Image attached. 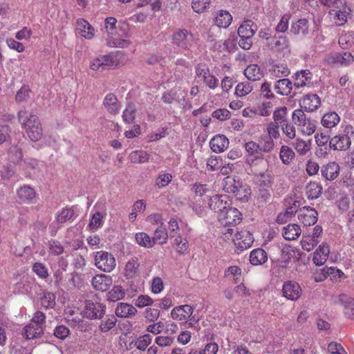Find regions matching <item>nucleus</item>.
Here are the masks:
<instances>
[{"label":"nucleus","mask_w":354,"mask_h":354,"mask_svg":"<svg viewBox=\"0 0 354 354\" xmlns=\"http://www.w3.org/2000/svg\"><path fill=\"white\" fill-rule=\"evenodd\" d=\"M322 174L326 180H334L338 176L339 167L335 162L328 164L322 169Z\"/></svg>","instance_id":"cd10ccee"},{"label":"nucleus","mask_w":354,"mask_h":354,"mask_svg":"<svg viewBox=\"0 0 354 354\" xmlns=\"http://www.w3.org/2000/svg\"><path fill=\"white\" fill-rule=\"evenodd\" d=\"M125 296V292L120 285L114 286L107 293V300L115 302L122 299Z\"/></svg>","instance_id":"2f4dec72"},{"label":"nucleus","mask_w":354,"mask_h":354,"mask_svg":"<svg viewBox=\"0 0 354 354\" xmlns=\"http://www.w3.org/2000/svg\"><path fill=\"white\" fill-rule=\"evenodd\" d=\"M73 211L70 208H64L58 212L56 216V222L58 223H64L72 218Z\"/></svg>","instance_id":"49530a36"},{"label":"nucleus","mask_w":354,"mask_h":354,"mask_svg":"<svg viewBox=\"0 0 354 354\" xmlns=\"http://www.w3.org/2000/svg\"><path fill=\"white\" fill-rule=\"evenodd\" d=\"M236 196V198L241 201L246 202L248 201L250 195H251V189L247 185H243L241 182V185L237 186V190L234 192H232Z\"/></svg>","instance_id":"c9c22d12"},{"label":"nucleus","mask_w":354,"mask_h":354,"mask_svg":"<svg viewBox=\"0 0 354 354\" xmlns=\"http://www.w3.org/2000/svg\"><path fill=\"white\" fill-rule=\"evenodd\" d=\"M254 239L250 232L243 230L238 231L234 238L233 241L238 248L241 250H246L250 248L253 243Z\"/></svg>","instance_id":"6e6552de"},{"label":"nucleus","mask_w":354,"mask_h":354,"mask_svg":"<svg viewBox=\"0 0 354 354\" xmlns=\"http://www.w3.org/2000/svg\"><path fill=\"white\" fill-rule=\"evenodd\" d=\"M338 43L340 47L346 49L354 44V33H347L339 38Z\"/></svg>","instance_id":"5fc2aeb1"},{"label":"nucleus","mask_w":354,"mask_h":354,"mask_svg":"<svg viewBox=\"0 0 354 354\" xmlns=\"http://www.w3.org/2000/svg\"><path fill=\"white\" fill-rule=\"evenodd\" d=\"M256 183L260 187L266 189L271 187L272 177L269 174H261L257 176Z\"/></svg>","instance_id":"3c124183"},{"label":"nucleus","mask_w":354,"mask_h":354,"mask_svg":"<svg viewBox=\"0 0 354 354\" xmlns=\"http://www.w3.org/2000/svg\"><path fill=\"white\" fill-rule=\"evenodd\" d=\"M113 283V278L105 274H97L91 280L92 287L97 291L105 292Z\"/></svg>","instance_id":"9b49d317"},{"label":"nucleus","mask_w":354,"mask_h":354,"mask_svg":"<svg viewBox=\"0 0 354 354\" xmlns=\"http://www.w3.org/2000/svg\"><path fill=\"white\" fill-rule=\"evenodd\" d=\"M303 103L309 111H313L320 106L321 100L317 94L308 95L304 98Z\"/></svg>","instance_id":"e433bc0d"},{"label":"nucleus","mask_w":354,"mask_h":354,"mask_svg":"<svg viewBox=\"0 0 354 354\" xmlns=\"http://www.w3.org/2000/svg\"><path fill=\"white\" fill-rule=\"evenodd\" d=\"M329 145L334 150H346L351 145V139L346 134L335 136L330 140Z\"/></svg>","instance_id":"a211bd4d"},{"label":"nucleus","mask_w":354,"mask_h":354,"mask_svg":"<svg viewBox=\"0 0 354 354\" xmlns=\"http://www.w3.org/2000/svg\"><path fill=\"white\" fill-rule=\"evenodd\" d=\"M232 21V17L227 11L221 10L215 18V24L221 28H227Z\"/></svg>","instance_id":"c756f323"},{"label":"nucleus","mask_w":354,"mask_h":354,"mask_svg":"<svg viewBox=\"0 0 354 354\" xmlns=\"http://www.w3.org/2000/svg\"><path fill=\"white\" fill-rule=\"evenodd\" d=\"M115 313L119 317L127 318L135 315L137 310L132 304L121 302L117 305Z\"/></svg>","instance_id":"aec40b11"},{"label":"nucleus","mask_w":354,"mask_h":354,"mask_svg":"<svg viewBox=\"0 0 354 354\" xmlns=\"http://www.w3.org/2000/svg\"><path fill=\"white\" fill-rule=\"evenodd\" d=\"M32 271L40 279H44L48 277L47 268L41 263L36 262L32 266Z\"/></svg>","instance_id":"603ef678"},{"label":"nucleus","mask_w":354,"mask_h":354,"mask_svg":"<svg viewBox=\"0 0 354 354\" xmlns=\"http://www.w3.org/2000/svg\"><path fill=\"white\" fill-rule=\"evenodd\" d=\"M103 105L111 114H118L120 109V104L116 95L110 93L106 95L103 101Z\"/></svg>","instance_id":"dca6fc26"},{"label":"nucleus","mask_w":354,"mask_h":354,"mask_svg":"<svg viewBox=\"0 0 354 354\" xmlns=\"http://www.w3.org/2000/svg\"><path fill=\"white\" fill-rule=\"evenodd\" d=\"M116 322L117 319L115 317H109L106 320L101 322L100 328L102 332H107L115 326Z\"/></svg>","instance_id":"338daca9"},{"label":"nucleus","mask_w":354,"mask_h":354,"mask_svg":"<svg viewBox=\"0 0 354 354\" xmlns=\"http://www.w3.org/2000/svg\"><path fill=\"white\" fill-rule=\"evenodd\" d=\"M333 62L339 64L341 65L348 66L354 61V57L351 53L344 52L336 53L332 57Z\"/></svg>","instance_id":"473e14b6"},{"label":"nucleus","mask_w":354,"mask_h":354,"mask_svg":"<svg viewBox=\"0 0 354 354\" xmlns=\"http://www.w3.org/2000/svg\"><path fill=\"white\" fill-rule=\"evenodd\" d=\"M94 266L100 271L110 273L117 266L115 256L107 251L100 250L93 254Z\"/></svg>","instance_id":"f03ea898"},{"label":"nucleus","mask_w":354,"mask_h":354,"mask_svg":"<svg viewBox=\"0 0 354 354\" xmlns=\"http://www.w3.org/2000/svg\"><path fill=\"white\" fill-rule=\"evenodd\" d=\"M152 337L149 334L140 336L135 342L136 347L140 350L145 351L151 343Z\"/></svg>","instance_id":"09e8293b"},{"label":"nucleus","mask_w":354,"mask_h":354,"mask_svg":"<svg viewBox=\"0 0 354 354\" xmlns=\"http://www.w3.org/2000/svg\"><path fill=\"white\" fill-rule=\"evenodd\" d=\"M41 302L45 308H53L55 304V296L52 292H46L41 298Z\"/></svg>","instance_id":"69168bd1"},{"label":"nucleus","mask_w":354,"mask_h":354,"mask_svg":"<svg viewBox=\"0 0 354 354\" xmlns=\"http://www.w3.org/2000/svg\"><path fill=\"white\" fill-rule=\"evenodd\" d=\"M104 216L102 213L97 212L91 217L88 227L91 230H96L103 225Z\"/></svg>","instance_id":"a18cd8bd"},{"label":"nucleus","mask_w":354,"mask_h":354,"mask_svg":"<svg viewBox=\"0 0 354 354\" xmlns=\"http://www.w3.org/2000/svg\"><path fill=\"white\" fill-rule=\"evenodd\" d=\"M192 191L197 196H203L209 191L207 185L201 183H195L192 187Z\"/></svg>","instance_id":"e2e57ef3"},{"label":"nucleus","mask_w":354,"mask_h":354,"mask_svg":"<svg viewBox=\"0 0 354 354\" xmlns=\"http://www.w3.org/2000/svg\"><path fill=\"white\" fill-rule=\"evenodd\" d=\"M317 211L310 207H304L298 212V219L304 226L314 225L317 221Z\"/></svg>","instance_id":"1a4fd4ad"},{"label":"nucleus","mask_w":354,"mask_h":354,"mask_svg":"<svg viewBox=\"0 0 354 354\" xmlns=\"http://www.w3.org/2000/svg\"><path fill=\"white\" fill-rule=\"evenodd\" d=\"M241 185L239 180H236L235 177L228 176L223 179V189L228 193H232L237 190V186Z\"/></svg>","instance_id":"58836bf2"},{"label":"nucleus","mask_w":354,"mask_h":354,"mask_svg":"<svg viewBox=\"0 0 354 354\" xmlns=\"http://www.w3.org/2000/svg\"><path fill=\"white\" fill-rule=\"evenodd\" d=\"M339 122V117L335 112L325 114L322 120V124L326 128H332Z\"/></svg>","instance_id":"79ce46f5"},{"label":"nucleus","mask_w":354,"mask_h":354,"mask_svg":"<svg viewBox=\"0 0 354 354\" xmlns=\"http://www.w3.org/2000/svg\"><path fill=\"white\" fill-rule=\"evenodd\" d=\"M155 343L160 347H169L174 343V337L159 335L155 338Z\"/></svg>","instance_id":"bf43d9fd"},{"label":"nucleus","mask_w":354,"mask_h":354,"mask_svg":"<svg viewBox=\"0 0 354 354\" xmlns=\"http://www.w3.org/2000/svg\"><path fill=\"white\" fill-rule=\"evenodd\" d=\"M330 254V248L328 243L323 242L315 250L313 257V263L317 266H323L327 261Z\"/></svg>","instance_id":"ddd939ff"},{"label":"nucleus","mask_w":354,"mask_h":354,"mask_svg":"<svg viewBox=\"0 0 354 354\" xmlns=\"http://www.w3.org/2000/svg\"><path fill=\"white\" fill-rule=\"evenodd\" d=\"M287 111L288 109L286 106H283L275 110L273 113L274 122L272 123L281 127L286 124L288 122L286 117Z\"/></svg>","instance_id":"f704fd0d"},{"label":"nucleus","mask_w":354,"mask_h":354,"mask_svg":"<svg viewBox=\"0 0 354 354\" xmlns=\"http://www.w3.org/2000/svg\"><path fill=\"white\" fill-rule=\"evenodd\" d=\"M267 45L276 51H281L288 47V41L286 37L282 35H274L270 39V41L267 42Z\"/></svg>","instance_id":"5701e85b"},{"label":"nucleus","mask_w":354,"mask_h":354,"mask_svg":"<svg viewBox=\"0 0 354 354\" xmlns=\"http://www.w3.org/2000/svg\"><path fill=\"white\" fill-rule=\"evenodd\" d=\"M209 208L220 214V212L230 205L227 195L216 194L210 197L208 203Z\"/></svg>","instance_id":"f8f14e48"},{"label":"nucleus","mask_w":354,"mask_h":354,"mask_svg":"<svg viewBox=\"0 0 354 354\" xmlns=\"http://www.w3.org/2000/svg\"><path fill=\"white\" fill-rule=\"evenodd\" d=\"M118 65V59L116 55L111 53L105 55H101L96 57L91 65V68L93 70L109 69L111 68L117 67Z\"/></svg>","instance_id":"423d86ee"},{"label":"nucleus","mask_w":354,"mask_h":354,"mask_svg":"<svg viewBox=\"0 0 354 354\" xmlns=\"http://www.w3.org/2000/svg\"><path fill=\"white\" fill-rule=\"evenodd\" d=\"M155 241V243L164 244L167 243L168 239V234L167 230L160 225L154 232V236L152 238Z\"/></svg>","instance_id":"c03bdc74"},{"label":"nucleus","mask_w":354,"mask_h":354,"mask_svg":"<svg viewBox=\"0 0 354 354\" xmlns=\"http://www.w3.org/2000/svg\"><path fill=\"white\" fill-rule=\"evenodd\" d=\"M327 350L330 354H346V351L341 344L334 342L328 344Z\"/></svg>","instance_id":"774afa93"},{"label":"nucleus","mask_w":354,"mask_h":354,"mask_svg":"<svg viewBox=\"0 0 354 354\" xmlns=\"http://www.w3.org/2000/svg\"><path fill=\"white\" fill-rule=\"evenodd\" d=\"M15 290L19 294H27L30 291V283L27 278H24L15 285Z\"/></svg>","instance_id":"0e129e2a"},{"label":"nucleus","mask_w":354,"mask_h":354,"mask_svg":"<svg viewBox=\"0 0 354 354\" xmlns=\"http://www.w3.org/2000/svg\"><path fill=\"white\" fill-rule=\"evenodd\" d=\"M106 307L101 303L86 301L84 315L89 319H100L105 313Z\"/></svg>","instance_id":"0eeeda50"},{"label":"nucleus","mask_w":354,"mask_h":354,"mask_svg":"<svg viewBox=\"0 0 354 354\" xmlns=\"http://www.w3.org/2000/svg\"><path fill=\"white\" fill-rule=\"evenodd\" d=\"M274 89L282 95H288L292 90V82L288 79H281L275 83Z\"/></svg>","instance_id":"7c9ffc66"},{"label":"nucleus","mask_w":354,"mask_h":354,"mask_svg":"<svg viewBox=\"0 0 354 354\" xmlns=\"http://www.w3.org/2000/svg\"><path fill=\"white\" fill-rule=\"evenodd\" d=\"M172 180L170 174H160L156 180V185L158 188H163L168 185Z\"/></svg>","instance_id":"680f3d73"},{"label":"nucleus","mask_w":354,"mask_h":354,"mask_svg":"<svg viewBox=\"0 0 354 354\" xmlns=\"http://www.w3.org/2000/svg\"><path fill=\"white\" fill-rule=\"evenodd\" d=\"M301 233L300 226L295 223H291L283 227L282 235L285 239L292 241L297 239Z\"/></svg>","instance_id":"4be33fe9"},{"label":"nucleus","mask_w":354,"mask_h":354,"mask_svg":"<svg viewBox=\"0 0 354 354\" xmlns=\"http://www.w3.org/2000/svg\"><path fill=\"white\" fill-rule=\"evenodd\" d=\"M194 309L189 305H182L174 308L171 312V317L178 321H185L193 313Z\"/></svg>","instance_id":"2eb2a0df"},{"label":"nucleus","mask_w":354,"mask_h":354,"mask_svg":"<svg viewBox=\"0 0 354 354\" xmlns=\"http://www.w3.org/2000/svg\"><path fill=\"white\" fill-rule=\"evenodd\" d=\"M322 232V227L320 225H316L312 234H304L300 241L302 249L307 252L312 251L319 242Z\"/></svg>","instance_id":"20e7f679"},{"label":"nucleus","mask_w":354,"mask_h":354,"mask_svg":"<svg viewBox=\"0 0 354 354\" xmlns=\"http://www.w3.org/2000/svg\"><path fill=\"white\" fill-rule=\"evenodd\" d=\"M268 261L266 251L261 248L254 249L250 254V262L253 266L263 265Z\"/></svg>","instance_id":"b1692460"},{"label":"nucleus","mask_w":354,"mask_h":354,"mask_svg":"<svg viewBox=\"0 0 354 354\" xmlns=\"http://www.w3.org/2000/svg\"><path fill=\"white\" fill-rule=\"evenodd\" d=\"M209 3L210 0H192V7L194 12L201 13L205 11Z\"/></svg>","instance_id":"052dcab7"},{"label":"nucleus","mask_w":354,"mask_h":354,"mask_svg":"<svg viewBox=\"0 0 354 354\" xmlns=\"http://www.w3.org/2000/svg\"><path fill=\"white\" fill-rule=\"evenodd\" d=\"M292 121L295 124L302 125L305 127L306 125V117L303 110L296 109L293 111L292 115Z\"/></svg>","instance_id":"864d4df0"},{"label":"nucleus","mask_w":354,"mask_h":354,"mask_svg":"<svg viewBox=\"0 0 354 354\" xmlns=\"http://www.w3.org/2000/svg\"><path fill=\"white\" fill-rule=\"evenodd\" d=\"M252 89L253 86L250 83H239L236 86L235 93L239 97H243L250 93Z\"/></svg>","instance_id":"13d9d810"},{"label":"nucleus","mask_w":354,"mask_h":354,"mask_svg":"<svg viewBox=\"0 0 354 354\" xmlns=\"http://www.w3.org/2000/svg\"><path fill=\"white\" fill-rule=\"evenodd\" d=\"M17 119L32 141L36 142L41 138L43 130L37 115L32 113L28 115L27 111L21 110L17 113Z\"/></svg>","instance_id":"f257e3e1"},{"label":"nucleus","mask_w":354,"mask_h":354,"mask_svg":"<svg viewBox=\"0 0 354 354\" xmlns=\"http://www.w3.org/2000/svg\"><path fill=\"white\" fill-rule=\"evenodd\" d=\"M174 245L176 252L180 254H185L189 248L187 240L182 238L181 236H177L175 238Z\"/></svg>","instance_id":"8fccbe9b"},{"label":"nucleus","mask_w":354,"mask_h":354,"mask_svg":"<svg viewBox=\"0 0 354 354\" xmlns=\"http://www.w3.org/2000/svg\"><path fill=\"white\" fill-rule=\"evenodd\" d=\"M290 32L295 35H299L301 37H305L309 32L308 21L306 19H300L292 23Z\"/></svg>","instance_id":"6ab92c4d"},{"label":"nucleus","mask_w":354,"mask_h":354,"mask_svg":"<svg viewBox=\"0 0 354 354\" xmlns=\"http://www.w3.org/2000/svg\"><path fill=\"white\" fill-rule=\"evenodd\" d=\"M283 295L289 300L297 301L301 295V288L296 281H288L282 288Z\"/></svg>","instance_id":"9d476101"},{"label":"nucleus","mask_w":354,"mask_h":354,"mask_svg":"<svg viewBox=\"0 0 354 354\" xmlns=\"http://www.w3.org/2000/svg\"><path fill=\"white\" fill-rule=\"evenodd\" d=\"M228 139L224 135H216L209 142V146L214 153H222L227 148Z\"/></svg>","instance_id":"f3484780"},{"label":"nucleus","mask_w":354,"mask_h":354,"mask_svg":"<svg viewBox=\"0 0 354 354\" xmlns=\"http://www.w3.org/2000/svg\"><path fill=\"white\" fill-rule=\"evenodd\" d=\"M140 262L138 259L133 257L130 259L124 265L123 275L127 279H134L139 275Z\"/></svg>","instance_id":"4468645a"},{"label":"nucleus","mask_w":354,"mask_h":354,"mask_svg":"<svg viewBox=\"0 0 354 354\" xmlns=\"http://www.w3.org/2000/svg\"><path fill=\"white\" fill-rule=\"evenodd\" d=\"M257 30V24L250 19H246L243 21L238 28L237 33L239 37H253Z\"/></svg>","instance_id":"412c9836"},{"label":"nucleus","mask_w":354,"mask_h":354,"mask_svg":"<svg viewBox=\"0 0 354 354\" xmlns=\"http://www.w3.org/2000/svg\"><path fill=\"white\" fill-rule=\"evenodd\" d=\"M106 44L110 47L125 48L129 46L130 41L124 39L111 37L107 39Z\"/></svg>","instance_id":"4d7b16f0"},{"label":"nucleus","mask_w":354,"mask_h":354,"mask_svg":"<svg viewBox=\"0 0 354 354\" xmlns=\"http://www.w3.org/2000/svg\"><path fill=\"white\" fill-rule=\"evenodd\" d=\"M172 40L179 48L187 50L192 45L194 35L186 29H178L173 34Z\"/></svg>","instance_id":"39448f33"},{"label":"nucleus","mask_w":354,"mask_h":354,"mask_svg":"<svg viewBox=\"0 0 354 354\" xmlns=\"http://www.w3.org/2000/svg\"><path fill=\"white\" fill-rule=\"evenodd\" d=\"M218 220L224 226H233L241 223L242 214L236 208L229 205L218 214Z\"/></svg>","instance_id":"7ed1b4c3"},{"label":"nucleus","mask_w":354,"mask_h":354,"mask_svg":"<svg viewBox=\"0 0 354 354\" xmlns=\"http://www.w3.org/2000/svg\"><path fill=\"white\" fill-rule=\"evenodd\" d=\"M136 112V108L135 104L133 103H129L123 111V120L127 124L132 123L135 119Z\"/></svg>","instance_id":"37998d69"},{"label":"nucleus","mask_w":354,"mask_h":354,"mask_svg":"<svg viewBox=\"0 0 354 354\" xmlns=\"http://www.w3.org/2000/svg\"><path fill=\"white\" fill-rule=\"evenodd\" d=\"M43 331V327L34 326L33 324H29L24 328L22 335L26 339H32L40 337Z\"/></svg>","instance_id":"a878e982"},{"label":"nucleus","mask_w":354,"mask_h":354,"mask_svg":"<svg viewBox=\"0 0 354 354\" xmlns=\"http://www.w3.org/2000/svg\"><path fill=\"white\" fill-rule=\"evenodd\" d=\"M242 274L241 268L236 266H231L228 267L224 272L225 278L232 280L234 283H237L241 278Z\"/></svg>","instance_id":"a19ab883"},{"label":"nucleus","mask_w":354,"mask_h":354,"mask_svg":"<svg viewBox=\"0 0 354 354\" xmlns=\"http://www.w3.org/2000/svg\"><path fill=\"white\" fill-rule=\"evenodd\" d=\"M135 238L137 243L144 248H150L155 244V241L145 232L136 233Z\"/></svg>","instance_id":"4c0bfd02"},{"label":"nucleus","mask_w":354,"mask_h":354,"mask_svg":"<svg viewBox=\"0 0 354 354\" xmlns=\"http://www.w3.org/2000/svg\"><path fill=\"white\" fill-rule=\"evenodd\" d=\"M17 195L23 202L32 203L35 198L36 193L32 187L24 185L17 190Z\"/></svg>","instance_id":"393cba45"},{"label":"nucleus","mask_w":354,"mask_h":354,"mask_svg":"<svg viewBox=\"0 0 354 354\" xmlns=\"http://www.w3.org/2000/svg\"><path fill=\"white\" fill-rule=\"evenodd\" d=\"M339 301L344 307L345 315L354 319V298L346 295H342L339 296Z\"/></svg>","instance_id":"bb28decb"},{"label":"nucleus","mask_w":354,"mask_h":354,"mask_svg":"<svg viewBox=\"0 0 354 354\" xmlns=\"http://www.w3.org/2000/svg\"><path fill=\"white\" fill-rule=\"evenodd\" d=\"M164 290V283L160 277L152 279L151 282V291L155 295L160 294Z\"/></svg>","instance_id":"6e6d98bb"},{"label":"nucleus","mask_w":354,"mask_h":354,"mask_svg":"<svg viewBox=\"0 0 354 354\" xmlns=\"http://www.w3.org/2000/svg\"><path fill=\"white\" fill-rule=\"evenodd\" d=\"M335 271L334 267H330L326 268H323L317 270L314 274V280L316 282H321L324 281L329 275L333 274Z\"/></svg>","instance_id":"de8ad7c7"},{"label":"nucleus","mask_w":354,"mask_h":354,"mask_svg":"<svg viewBox=\"0 0 354 354\" xmlns=\"http://www.w3.org/2000/svg\"><path fill=\"white\" fill-rule=\"evenodd\" d=\"M260 68L257 64H251L248 66L244 71V75L245 77L251 81H256L261 78Z\"/></svg>","instance_id":"ea45409f"},{"label":"nucleus","mask_w":354,"mask_h":354,"mask_svg":"<svg viewBox=\"0 0 354 354\" xmlns=\"http://www.w3.org/2000/svg\"><path fill=\"white\" fill-rule=\"evenodd\" d=\"M258 147L259 153H269L271 151L274 147V142L272 138L269 136H263L259 140V142H257Z\"/></svg>","instance_id":"c85d7f7f"},{"label":"nucleus","mask_w":354,"mask_h":354,"mask_svg":"<svg viewBox=\"0 0 354 354\" xmlns=\"http://www.w3.org/2000/svg\"><path fill=\"white\" fill-rule=\"evenodd\" d=\"M306 195L308 198H317L322 192V187L318 183L310 182L306 187Z\"/></svg>","instance_id":"72a5a7b5"}]
</instances>
